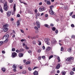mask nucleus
<instances>
[{
    "label": "nucleus",
    "mask_w": 75,
    "mask_h": 75,
    "mask_svg": "<svg viewBox=\"0 0 75 75\" xmlns=\"http://www.w3.org/2000/svg\"><path fill=\"white\" fill-rule=\"evenodd\" d=\"M2 3L4 4V9L5 11H7V2L5 0H0V3Z\"/></svg>",
    "instance_id": "1"
},
{
    "label": "nucleus",
    "mask_w": 75,
    "mask_h": 75,
    "mask_svg": "<svg viewBox=\"0 0 75 75\" xmlns=\"http://www.w3.org/2000/svg\"><path fill=\"white\" fill-rule=\"evenodd\" d=\"M16 4H14L13 6V11L12 12V15H14V12L16 11Z\"/></svg>",
    "instance_id": "2"
},
{
    "label": "nucleus",
    "mask_w": 75,
    "mask_h": 75,
    "mask_svg": "<svg viewBox=\"0 0 75 75\" xmlns=\"http://www.w3.org/2000/svg\"><path fill=\"white\" fill-rule=\"evenodd\" d=\"M57 42V41L55 40V39H53L52 41L51 42V44L52 45H54V44H55Z\"/></svg>",
    "instance_id": "3"
},
{
    "label": "nucleus",
    "mask_w": 75,
    "mask_h": 75,
    "mask_svg": "<svg viewBox=\"0 0 75 75\" xmlns=\"http://www.w3.org/2000/svg\"><path fill=\"white\" fill-rule=\"evenodd\" d=\"M12 56L13 58H15L17 57V53L14 52L12 54Z\"/></svg>",
    "instance_id": "4"
},
{
    "label": "nucleus",
    "mask_w": 75,
    "mask_h": 75,
    "mask_svg": "<svg viewBox=\"0 0 75 75\" xmlns=\"http://www.w3.org/2000/svg\"><path fill=\"white\" fill-rule=\"evenodd\" d=\"M48 40L49 39H47V38H45V43L47 45H50V42L48 41Z\"/></svg>",
    "instance_id": "5"
},
{
    "label": "nucleus",
    "mask_w": 75,
    "mask_h": 75,
    "mask_svg": "<svg viewBox=\"0 0 75 75\" xmlns=\"http://www.w3.org/2000/svg\"><path fill=\"white\" fill-rule=\"evenodd\" d=\"M71 60H73V59H74V58L72 57H69V58H67L66 59V60H67V61H69V62H70L71 61Z\"/></svg>",
    "instance_id": "6"
},
{
    "label": "nucleus",
    "mask_w": 75,
    "mask_h": 75,
    "mask_svg": "<svg viewBox=\"0 0 75 75\" xmlns=\"http://www.w3.org/2000/svg\"><path fill=\"white\" fill-rule=\"evenodd\" d=\"M36 24L37 26L38 27V28H40V23L38 21H36Z\"/></svg>",
    "instance_id": "7"
},
{
    "label": "nucleus",
    "mask_w": 75,
    "mask_h": 75,
    "mask_svg": "<svg viewBox=\"0 0 75 75\" xmlns=\"http://www.w3.org/2000/svg\"><path fill=\"white\" fill-rule=\"evenodd\" d=\"M11 15V11H8L7 13V16L8 17H10Z\"/></svg>",
    "instance_id": "8"
},
{
    "label": "nucleus",
    "mask_w": 75,
    "mask_h": 75,
    "mask_svg": "<svg viewBox=\"0 0 75 75\" xmlns=\"http://www.w3.org/2000/svg\"><path fill=\"white\" fill-rule=\"evenodd\" d=\"M50 14H51L52 15H53V14H54V12L53 11H52V9L50 10Z\"/></svg>",
    "instance_id": "9"
},
{
    "label": "nucleus",
    "mask_w": 75,
    "mask_h": 75,
    "mask_svg": "<svg viewBox=\"0 0 75 75\" xmlns=\"http://www.w3.org/2000/svg\"><path fill=\"white\" fill-rule=\"evenodd\" d=\"M61 66V65L59 64H58L56 67V69H59V68H60V67Z\"/></svg>",
    "instance_id": "10"
},
{
    "label": "nucleus",
    "mask_w": 75,
    "mask_h": 75,
    "mask_svg": "<svg viewBox=\"0 0 75 75\" xmlns=\"http://www.w3.org/2000/svg\"><path fill=\"white\" fill-rule=\"evenodd\" d=\"M4 32H7L8 31V28H5L3 29Z\"/></svg>",
    "instance_id": "11"
},
{
    "label": "nucleus",
    "mask_w": 75,
    "mask_h": 75,
    "mask_svg": "<svg viewBox=\"0 0 75 75\" xmlns=\"http://www.w3.org/2000/svg\"><path fill=\"white\" fill-rule=\"evenodd\" d=\"M24 55V54L23 53H20L19 54V57H23V55Z\"/></svg>",
    "instance_id": "12"
},
{
    "label": "nucleus",
    "mask_w": 75,
    "mask_h": 75,
    "mask_svg": "<svg viewBox=\"0 0 75 75\" xmlns=\"http://www.w3.org/2000/svg\"><path fill=\"white\" fill-rule=\"evenodd\" d=\"M8 27V24H6L3 26V27H4V28H6V27Z\"/></svg>",
    "instance_id": "13"
},
{
    "label": "nucleus",
    "mask_w": 75,
    "mask_h": 75,
    "mask_svg": "<svg viewBox=\"0 0 75 75\" xmlns=\"http://www.w3.org/2000/svg\"><path fill=\"white\" fill-rule=\"evenodd\" d=\"M44 8H39V11H44Z\"/></svg>",
    "instance_id": "14"
},
{
    "label": "nucleus",
    "mask_w": 75,
    "mask_h": 75,
    "mask_svg": "<svg viewBox=\"0 0 75 75\" xmlns=\"http://www.w3.org/2000/svg\"><path fill=\"white\" fill-rule=\"evenodd\" d=\"M38 71H35L33 73L34 75H38Z\"/></svg>",
    "instance_id": "15"
},
{
    "label": "nucleus",
    "mask_w": 75,
    "mask_h": 75,
    "mask_svg": "<svg viewBox=\"0 0 75 75\" xmlns=\"http://www.w3.org/2000/svg\"><path fill=\"white\" fill-rule=\"evenodd\" d=\"M64 10L68 9V6L67 5H65L64 7Z\"/></svg>",
    "instance_id": "16"
},
{
    "label": "nucleus",
    "mask_w": 75,
    "mask_h": 75,
    "mask_svg": "<svg viewBox=\"0 0 75 75\" xmlns=\"http://www.w3.org/2000/svg\"><path fill=\"white\" fill-rule=\"evenodd\" d=\"M1 70L3 71V72H6V68H3L1 69Z\"/></svg>",
    "instance_id": "17"
},
{
    "label": "nucleus",
    "mask_w": 75,
    "mask_h": 75,
    "mask_svg": "<svg viewBox=\"0 0 75 75\" xmlns=\"http://www.w3.org/2000/svg\"><path fill=\"white\" fill-rule=\"evenodd\" d=\"M67 51H68V52H71V51H72V47L68 49Z\"/></svg>",
    "instance_id": "18"
},
{
    "label": "nucleus",
    "mask_w": 75,
    "mask_h": 75,
    "mask_svg": "<svg viewBox=\"0 0 75 75\" xmlns=\"http://www.w3.org/2000/svg\"><path fill=\"white\" fill-rule=\"evenodd\" d=\"M13 68H14V69H16L17 68V66L15 65V64H13V65L12 67Z\"/></svg>",
    "instance_id": "19"
},
{
    "label": "nucleus",
    "mask_w": 75,
    "mask_h": 75,
    "mask_svg": "<svg viewBox=\"0 0 75 75\" xmlns=\"http://www.w3.org/2000/svg\"><path fill=\"white\" fill-rule=\"evenodd\" d=\"M20 23L19 21H18L17 23V26H18V25H20Z\"/></svg>",
    "instance_id": "20"
},
{
    "label": "nucleus",
    "mask_w": 75,
    "mask_h": 75,
    "mask_svg": "<svg viewBox=\"0 0 75 75\" xmlns=\"http://www.w3.org/2000/svg\"><path fill=\"white\" fill-rule=\"evenodd\" d=\"M26 73L27 71L25 70H24L22 72V74H25Z\"/></svg>",
    "instance_id": "21"
},
{
    "label": "nucleus",
    "mask_w": 75,
    "mask_h": 75,
    "mask_svg": "<svg viewBox=\"0 0 75 75\" xmlns=\"http://www.w3.org/2000/svg\"><path fill=\"white\" fill-rule=\"evenodd\" d=\"M62 75H65L66 74V72H65V71H63L62 72Z\"/></svg>",
    "instance_id": "22"
},
{
    "label": "nucleus",
    "mask_w": 75,
    "mask_h": 75,
    "mask_svg": "<svg viewBox=\"0 0 75 75\" xmlns=\"http://www.w3.org/2000/svg\"><path fill=\"white\" fill-rule=\"evenodd\" d=\"M24 51V49L23 48H21L19 50V52H23V51Z\"/></svg>",
    "instance_id": "23"
},
{
    "label": "nucleus",
    "mask_w": 75,
    "mask_h": 75,
    "mask_svg": "<svg viewBox=\"0 0 75 75\" xmlns=\"http://www.w3.org/2000/svg\"><path fill=\"white\" fill-rule=\"evenodd\" d=\"M51 47H48L46 49V50L47 51H50V49H51Z\"/></svg>",
    "instance_id": "24"
},
{
    "label": "nucleus",
    "mask_w": 75,
    "mask_h": 75,
    "mask_svg": "<svg viewBox=\"0 0 75 75\" xmlns=\"http://www.w3.org/2000/svg\"><path fill=\"white\" fill-rule=\"evenodd\" d=\"M57 59L58 60V62H59L61 61V60H60V58H59V57L58 56L57 57Z\"/></svg>",
    "instance_id": "25"
},
{
    "label": "nucleus",
    "mask_w": 75,
    "mask_h": 75,
    "mask_svg": "<svg viewBox=\"0 0 75 75\" xmlns=\"http://www.w3.org/2000/svg\"><path fill=\"white\" fill-rule=\"evenodd\" d=\"M35 16H37L38 17H39V16H40V13H37Z\"/></svg>",
    "instance_id": "26"
},
{
    "label": "nucleus",
    "mask_w": 75,
    "mask_h": 75,
    "mask_svg": "<svg viewBox=\"0 0 75 75\" xmlns=\"http://www.w3.org/2000/svg\"><path fill=\"white\" fill-rule=\"evenodd\" d=\"M55 29H56V28L55 27H53L52 28V30L53 31H55Z\"/></svg>",
    "instance_id": "27"
},
{
    "label": "nucleus",
    "mask_w": 75,
    "mask_h": 75,
    "mask_svg": "<svg viewBox=\"0 0 75 75\" xmlns=\"http://www.w3.org/2000/svg\"><path fill=\"white\" fill-rule=\"evenodd\" d=\"M44 26L46 27H47V28H49V25L47 24H45L44 25Z\"/></svg>",
    "instance_id": "28"
},
{
    "label": "nucleus",
    "mask_w": 75,
    "mask_h": 75,
    "mask_svg": "<svg viewBox=\"0 0 75 75\" xmlns=\"http://www.w3.org/2000/svg\"><path fill=\"white\" fill-rule=\"evenodd\" d=\"M50 10H52V8H54V6L52 5L50 6Z\"/></svg>",
    "instance_id": "29"
},
{
    "label": "nucleus",
    "mask_w": 75,
    "mask_h": 75,
    "mask_svg": "<svg viewBox=\"0 0 75 75\" xmlns=\"http://www.w3.org/2000/svg\"><path fill=\"white\" fill-rule=\"evenodd\" d=\"M8 1L9 3H13V0H8Z\"/></svg>",
    "instance_id": "30"
},
{
    "label": "nucleus",
    "mask_w": 75,
    "mask_h": 75,
    "mask_svg": "<svg viewBox=\"0 0 75 75\" xmlns=\"http://www.w3.org/2000/svg\"><path fill=\"white\" fill-rule=\"evenodd\" d=\"M71 38L75 39V36L74 35H72L71 36Z\"/></svg>",
    "instance_id": "31"
},
{
    "label": "nucleus",
    "mask_w": 75,
    "mask_h": 75,
    "mask_svg": "<svg viewBox=\"0 0 75 75\" xmlns=\"http://www.w3.org/2000/svg\"><path fill=\"white\" fill-rule=\"evenodd\" d=\"M0 11L1 12V13H3V9L2 8H0Z\"/></svg>",
    "instance_id": "32"
},
{
    "label": "nucleus",
    "mask_w": 75,
    "mask_h": 75,
    "mask_svg": "<svg viewBox=\"0 0 75 75\" xmlns=\"http://www.w3.org/2000/svg\"><path fill=\"white\" fill-rule=\"evenodd\" d=\"M47 4L48 5H50V4H51V2L50 1H47Z\"/></svg>",
    "instance_id": "33"
},
{
    "label": "nucleus",
    "mask_w": 75,
    "mask_h": 75,
    "mask_svg": "<svg viewBox=\"0 0 75 75\" xmlns=\"http://www.w3.org/2000/svg\"><path fill=\"white\" fill-rule=\"evenodd\" d=\"M53 57H54V56L52 55L50 56L49 58V59H50L51 58H53Z\"/></svg>",
    "instance_id": "34"
},
{
    "label": "nucleus",
    "mask_w": 75,
    "mask_h": 75,
    "mask_svg": "<svg viewBox=\"0 0 75 75\" xmlns=\"http://www.w3.org/2000/svg\"><path fill=\"white\" fill-rule=\"evenodd\" d=\"M8 37H9V35L8 34H7L5 36V38H8Z\"/></svg>",
    "instance_id": "35"
},
{
    "label": "nucleus",
    "mask_w": 75,
    "mask_h": 75,
    "mask_svg": "<svg viewBox=\"0 0 75 75\" xmlns=\"http://www.w3.org/2000/svg\"><path fill=\"white\" fill-rule=\"evenodd\" d=\"M25 48L26 50H28V49H29V47H27V45H25Z\"/></svg>",
    "instance_id": "36"
},
{
    "label": "nucleus",
    "mask_w": 75,
    "mask_h": 75,
    "mask_svg": "<svg viewBox=\"0 0 75 75\" xmlns=\"http://www.w3.org/2000/svg\"><path fill=\"white\" fill-rule=\"evenodd\" d=\"M70 74L71 75H74V72L71 71L70 72Z\"/></svg>",
    "instance_id": "37"
},
{
    "label": "nucleus",
    "mask_w": 75,
    "mask_h": 75,
    "mask_svg": "<svg viewBox=\"0 0 75 75\" xmlns=\"http://www.w3.org/2000/svg\"><path fill=\"white\" fill-rule=\"evenodd\" d=\"M30 64V61H28L26 62V65Z\"/></svg>",
    "instance_id": "38"
},
{
    "label": "nucleus",
    "mask_w": 75,
    "mask_h": 75,
    "mask_svg": "<svg viewBox=\"0 0 75 75\" xmlns=\"http://www.w3.org/2000/svg\"><path fill=\"white\" fill-rule=\"evenodd\" d=\"M38 42H39V45H41V41L39 40H38Z\"/></svg>",
    "instance_id": "39"
},
{
    "label": "nucleus",
    "mask_w": 75,
    "mask_h": 75,
    "mask_svg": "<svg viewBox=\"0 0 75 75\" xmlns=\"http://www.w3.org/2000/svg\"><path fill=\"white\" fill-rule=\"evenodd\" d=\"M35 30H38V27H37V26H35Z\"/></svg>",
    "instance_id": "40"
},
{
    "label": "nucleus",
    "mask_w": 75,
    "mask_h": 75,
    "mask_svg": "<svg viewBox=\"0 0 75 75\" xmlns=\"http://www.w3.org/2000/svg\"><path fill=\"white\" fill-rule=\"evenodd\" d=\"M3 44V41L0 42V45H1Z\"/></svg>",
    "instance_id": "41"
},
{
    "label": "nucleus",
    "mask_w": 75,
    "mask_h": 75,
    "mask_svg": "<svg viewBox=\"0 0 75 75\" xmlns=\"http://www.w3.org/2000/svg\"><path fill=\"white\" fill-rule=\"evenodd\" d=\"M8 39H7L4 41V42H8Z\"/></svg>",
    "instance_id": "42"
},
{
    "label": "nucleus",
    "mask_w": 75,
    "mask_h": 75,
    "mask_svg": "<svg viewBox=\"0 0 75 75\" xmlns=\"http://www.w3.org/2000/svg\"><path fill=\"white\" fill-rule=\"evenodd\" d=\"M15 50H16V49L15 48H13L12 49V51H15Z\"/></svg>",
    "instance_id": "43"
},
{
    "label": "nucleus",
    "mask_w": 75,
    "mask_h": 75,
    "mask_svg": "<svg viewBox=\"0 0 75 75\" xmlns=\"http://www.w3.org/2000/svg\"><path fill=\"white\" fill-rule=\"evenodd\" d=\"M60 16L61 18L62 17H63V15H62V13H61L60 14Z\"/></svg>",
    "instance_id": "44"
},
{
    "label": "nucleus",
    "mask_w": 75,
    "mask_h": 75,
    "mask_svg": "<svg viewBox=\"0 0 75 75\" xmlns=\"http://www.w3.org/2000/svg\"><path fill=\"white\" fill-rule=\"evenodd\" d=\"M28 69L29 71H31V70H32V69H31V68L30 67H29L28 68Z\"/></svg>",
    "instance_id": "45"
},
{
    "label": "nucleus",
    "mask_w": 75,
    "mask_h": 75,
    "mask_svg": "<svg viewBox=\"0 0 75 75\" xmlns=\"http://www.w3.org/2000/svg\"><path fill=\"white\" fill-rule=\"evenodd\" d=\"M63 50H64V48H63V47H61V51H63Z\"/></svg>",
    "instance_id": "46"
},
{
    "label": "nucleus",
    "mask_w": 75,
    "mask_h": 75,
    "mask_svg": "<svg viewBox=\"0 0 75 75\" xmlns=\"http://www.w3.org/2000/svg\"><path fill=\"white\" fill-rule=\"evenodd\" d=\"M71 27H75V26L74 25L72 24L71 25Z\"/></svg>",
    "instance_id": "47"
},
{
    "label": "nucleus",
    "mask_w": 75,
    "mask_h": 75,
    "mask_svg": "<svg viewBox=\"0 0 75 75\" xmlns=\"http://www.w3.org/2000/svg\"><path fill=\"white\" fill-rule=\"evenodd\" d=\"M38 59H39V60H41V57L39 56L38 57Z\"/></svg>",
    "instance_id": "48"
},
{
    "label": "nucleus",
    "mask_w": 75,
    "mask_h": 75,
    "mask_svg": "<svg viewBox=\"0 0 75 75\" xmlns=\"http://www.w3.org/2000/svg\"><path fill=\"white\" fill-rule=\"evenodd\" d=\"M16 52H17L18 53V52H20L19 50H16Z\"/></svg>",
    "instance_id": "49"
},
{
    "label": "nucleus",
    "mask_w": 75,
    "mask_h": 75,
    "mask_svg": "<svg viewBox=\"0 0 75 75\" xmlns=\"http://www.w3.org/2000/svg\"><path fill=\"white\" fill-rule=\"evenodd\" d=\"M2 54H5L6 53V52H5V51L3 50L2 52Z\"/></svg>",
    "instance_id": "50"
},
{
    "label": "nucleus",
    "mask_w": 75,
    "mask_h": 75,
    "mask_svg": "<svg viewBox=\"0 0 75 75\" xmlns=\"http://www.w3.org/2000/svg\"><path fill=\"white\" fill-rule=\"evenodd\" d=\"M42 58L43 59H44L45 58V56H42Z\"/></svg>",
    "instance_id": "51"
},
{
    "label": "nucleus",
    "mask_w": 75,
    "mask_h": 75,
    "mask_svg": "<svg viewBox=\"0 0 75 75\" xmlns=\"http://www.w3.org/2000/svg\"><path fill=\"white\" fill-rule=\"evenodd\" d=\"M35 13H37V10L35 9Z\"/></svg>",
    "instance_id": "52"
},
{
    "label": "nucleus",
    "mask_w": 75,
    "mask_h": 75,
    "mask_svg": "<svg viewBox=\"0 0 75 75\" xmlns=\"http://www.w3.org/2000/svg\"><path fill=\"white\" fill-rule=\"evenodd\" d=\"M17 17H20V15L19 14H18L17 15Z\"/></svg>",
    "instance_id": "53"
},
{
    "label": "nucleus",
    "mask_w": 75,
    "mask_h": 75,
    "mask_svg": "<svg viewBox=\"0 0 75 75\" xmlns=\"http://www.w3.org/2000/svg\"><path fill=\"white\" fill-rule=\"evenodd\" d=\"M42 48L43 50H45V46H43Z\"/></svg>",
    "instance_id": "54"
},
{
    "label": "nucleus",
    "mask_w": 75,
    "mask_h": 75,
    "mask_svg": "<svg viewBox=\"0 0 75 75\" xmlns=\"http://www.w3.org/2000/svg\"><path fill=\"white\" fill-rule=\"evenodd\" d=\"M28 52L29 54H30V53H31V51L30 50H29L28 51Z\"/></svg>",
    "instance_id": "55"
},
{
    "label": "nucleus",
    "mask_w": 75,
    "mask_h": 75,
    "mask_svg": "<svg viewBox=\"0 0 75 75\" xmlns=\"http://www.w3.org/2000/svg\"><path fill=\"white\" fill-rule=\"evenodd\" d=\"M73 13V12H72L71 13H70L69 16H71V15H72V14Z\"/></svg>",
    "instance_id": "56"
},
{
    "label": "nucleus",
    "mask_w": 75,
    "mask_h": 75,
    "mask_svg": "<svg viewBox=\"0 0 75 75\" xmlns=\"http://www.w3.org/2000/svg\"><path fill=\"white\" fill-rule=\"evenodd\" d=\"M36 42L35 41H33V44H36Z\"/></svg>",
    "instance_id": "57"
},
{
    "label": "nucleus",
    "mask_w": 75,
    "mask_h": 75,
    "mask_svg": "<svg viewBox=\"0 0 75 75\" xmlns=\"http://www.w3.org/2000/svg\"><path fill=\"white\" fill-rule=\"evenodd\" d=\"M55 33H58V30H56L55 31Z\"/></svg>",
    "instance_id": "58"
},
{
    "label": "nucleus",
    "mask_w": 75,
    "mask_h": 75,
    "mask_svg": "<svg viewBox=\"0 0 75 75\" xmlns=\"http://www.w3.org/2000/svg\"><path fill=\"white\" fill-rule=\"evenodd\" d=\"M37 67H35L33 69V70H34V69H36V68H37Z\"/></svg>",
    "instance_id": "59"
},
{
    "label": "nucleus",
    "mask_w": 75,
    "mask_h": 75,
    "mask_svg": "<svg viewBox=\"0 0 75 75\" xmlns=\"http://www.w3.org/2000/svg\"><path fill=\"white\" fill-rule=\"evenodd\" d=\"M60 72V71H59V70H57V74H59Z\"/></svg>",
    "instance_id": "60"
},
{
    "label": "nucleus",
    "mask_w": 75,
    "mask_h": 75,
    "mask_svg": "<svg viewBox=\"0 0 75 75\" xmlns=\"http://www.w3.org/2000/svg\"><path fill=\"white\" fill-rule=\"evenodd\" d=\"M72 70L73 71H75V67L73 68Z\"/></svg>",
    "instance_id": "61"
},
{
    "label": "nucleus",
    "mask_w": 75,
    "mask_h": 75,
    "mask_svg": "<svg viewBox=\"0 0 75 75\" xmlns=\"http://www.w3.org/2000/svg\"><path fill=\"white\" fill-rule=\"evenodd\" d=\"M21 33H24V30H21Z\"/></svg>",
    "instance_id": "62"
},
{
    "label": "nucleus",
    "mask_w": 75,
    "mask_h": 75,
    "mask_svg": "<svg viewBox=\"0 0 75 75\" xmlns=\"http://www.w3.org/2000/svg\"><path fill=\"white\" fill-rule=\"evenodd\" d=\"M39 5H42V2H40L39 3Z\"/></svg>",
    "instance_id": "63"
},
{
    "label": "nucleus",
    "mask_w": 75,
    "mask_h": 75,
    "mask_svg": "<svg viewBox=\"0 0 75 75\" xmlns=\"http://www.w3.org/2000/svg\"><path fill=\"white\" fill-rule=\"evenodd\" d=\"M26 62V60H25V59H24V60H23V62L24 63H25V62Z\"/></svg>",
    "instance_id": "64"
}]
</instances>
